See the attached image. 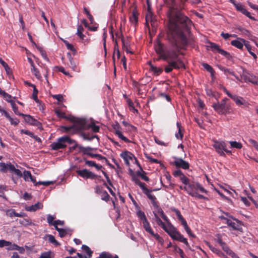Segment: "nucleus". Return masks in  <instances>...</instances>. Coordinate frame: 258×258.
<instances>
[{
    "label": "nucleus",
    "mask_w": 258,
    "mask_h": 258,
    "mask_svg": "<svg viewBox=\"0 0 258 258\" xmlns=\"http://www.w3.org/2000/svg\"><path fill=\"white\" fill-rule=\"evenodd\" d=\"M5 117L8 118L10 121L11 122V124H13L15 125H17L19 123V119L15 118L13 119L11 117L9 114L8 112H5Z\"/></svg>",
    "instance_id": "nucleus-30"
},
{
    "label": "nucleus",
    "mask_w": 258,
    "mask_h": 258,
    "mask_svg": "<svg viewBox=\"0 0 258 258\" xmlns=\"http://www.w3.org/2000/svg\"><path fill=\"white\" fill-rule=\"evenodd\" d=\"M143 226L146 231L149 233L151 235L153 234V230L151 228L149 222L148 221L147 219L144 220L142 221Z\"/></svg>",
    "instance_id": "nucleus-23"
},
{
    "label": "nucleus",
    "mask_w": 258,
    "mask_h": 258,
    "mask_svg": "<svg viewBox=\"0 0 258 258\" xmlns=\"http://www.w3.org/2000/svg\"><path fill=\"white\" fill-rule=\"evenodd\" d=\"M147 197L151 200V203L155 208L158 209L160 208L159 206L158 202L157 201V199L155 196L152 195L150 193V194H148Z\"/></svg>",
    "instance_id": "nucleus-21"
},
{
    "label": "nucleus",
    "mask_w": 258,
    "mask_h": 258,
    "mask_svg": "<svg viewBox=\"0 0 258 258\" xmlns=\"http://www.w3.org/2000/svg\"><path fill=\"white\" fill-rule=\"evenodd\" d=\"M154 215L155 217V220L157 224L160 226L162 228L164 227L165 224L161 220L157 214L156 213H154Z\"/></svg>",
    "instance_id": "nucleus-40"
},
{
    "label": "nucleus",
    "mask_w": 258,
    "mask_h": 258,
    "mask_svg": "<svg viewBox=\"0 0 258 258\" xmlns=\"http://www.w3.org/2000/svg\"><path fill=\"white\" fill-rule=\"evenodd\" d=\"M137 214L138 217L142 221L145 220L146 219H147L144 212L142 211L141 210L138 211L137 212Z\"/></svg>",
    "instance_id": "nucleus-49"
},
{
    "label": "nucleus",
    "mask_w": 258,
    "mask_h": 258,
    "mask_svg": "<svg viewBox=\"0 0 258 258\" xmlns=\"http://www.w3.org/2000/svg\"><path fill=\"white\" fill-rule=\"evenodd\" d=\"M214 148L215 149L216 151L221 156H225V154L223 151L224 147L226 145L224 142H216L213 145Z\"/></svg>",
    "instance_id": "nucleus-12"
},
{
    "label": "nucleus",
    "mask_w": 258,
    "mask_h": 258,
    "mask_svg": "<svg viewBox=\"0 0 258 258\" xmlns=\"http://www.w3.org/2000/svg\"><path fill=\"white\" fill-rule=\"evenodd\" d=\"M32 175L29 171L25 170L24 172V179L25 181H29L31 178Z\"/></svg>",
    "instance_id": "nucleus-51"
},
{
    "label": "nucleus",
    "mask_w": 258,
    "mask_h": 258,
    "mask_svg": "<svg viewBox=\"0 0 258 258\" xmlns=\"http://www.w3.org/2000/svg\"><path fill=\"white\" fill-rule=\"evenodd\" d=\"M83 137L84 139L87 140H89V141H91V140H92L95 138L99 139V138L96 135L90 136V135H89L88 134H84L83 135Z\"/></svg>",
    "instance_id": "nucleus-64"
},
{
    "label": "nucleus",
    "mask_w": 258,
    "mask_h": 258,
    "mask_svg": "<svg viewBox=\"0 0 258 258\" xmlns=\"http://www.w3.org/2000/svg\"><path fill=\"white\" fill-rule=\"evenodd\" d=\"M241 41H242L243 42V47L245 46V48L247 49H249L250 47H251L250 42L248 41H247L244 39L242 38H238Z\"/></svg>",
    "instance_id": "nucleus-60"
},
{
    "label": "nucleus",
    "mask_w": 258,
    "mask_h": 258,
    "mask_svg": "<svg viewBox=\"0 0 258 258\" xmlns=\"http://www.w3.org/2000/svg\"><path fill=\"white\" fill-rule=\"evenodd\" d=\"M158 212L160 214V216L162 218V219L167 223H169V220L166 215L164 214L163 210L161 208H159L157 209Z\"/></svg>",
    "instance_id": "nucleus-43"
},
{
    "label": "nucleus",
    "mask_w": 258,
    "mask_h": 258,
    "mask_svg": "<svg viewBox=\"0 0 258 258\" xmlns=\"http://www.w3.org/2000/svg\"><path fill=\"white\" fill-rule=\"evenodd\" d=\"M202 65L204 68V69H205L209 73H211V72H213V71H214L213 68L211 66H210L209 64H208L207 63L204 62L202 64Z\"/></svg>",
    "instance_id": "nucleus-62"
},
{
    "label": "nucleus",
    "mask_w": 258,
    "mask_h": 258,
    "mask_svg": "<svg viewBox=\"0 0 258 258\" xmlns=\"http://www.w3.org/2000/svg\"><path fill=\"white\" fill-rule=\"evenodd\" d=\"M172 238L174 240H178L185 244L187 246L189 247V245L186 238L178 231H175V234L172 236Z\"/></svg>",
    "instance_id": "nucleus-13"
},
{
    "label": "nucleus",
    "mask_w": 258,
    "mask_h": 258,
    "mask_svg": "<svg viewBox=\"0 0 258 258\" xmlns=\"http://www.w3.org/2000/svg\"><path fill=\"white\" fill-rule=\"evenodd\" d=\"M229 143L230 145L231 148L240 149L242 147V145L240 142L236 141H229Z\"/></svg>",
    "instance_id": "nucleus-32"
},
{
    "label": "nucleus",
    "mask_w": 258,
    "mask_h": 258,
    "mask_svg": "<svg viewBox=\"0 0 258 258\" xmlns=\"http://www.w3.org/2000/svg\"><path fill=\"white\" fill-rule=\"evenodd\" d=\"M79 150L80 152L83 153V154H86L90 156V154L91 153L90 151H91L93 149L90 147H84L82 146H79Z\"/></svg>",
    "instance_id": "nucleus-25"
},
{
    "label": "nucleus",
    "mask_w": 258,
    "mask_h": 258,
    "mask_svg": "<svg viewBox=\"0 0 258 258\" xmlns=\"http://www.w3.org/2000/svg\"><path fill=\"white\" fill-rule=\"evenodd\" d=\"M198 185V182L188 181V184H187V187H184L185 190L191 196H194V194L197 191V187L196 185Z\"/></svg>",
    "instance_id": "nucleus-11"
},
{
    "label": "nucleus",
    "mask_w": 258,
    "mask_h": 258,
    "mask_svg": "<svg viewBox=\"0 0 258 258\" xmlns=\"http://www.w3.org/2000/svg\"><path fill=\"white\" fill-rule=\"evenodd\" d=\"M138 13L136 8L134 9L130 16V20L131 23L137 24L138 22Z\"/></svg>",
    "instance_id": "nucleus-20"
},
{
    "label": "nucleus",
    "mask_w": 258,
    "mask_h": 258,
    "mask_svg": "<svg viewBox=\"0 0 258 258\" xmlns=\"http://www.w3.org/2000/svg\"><path fill=\"white\" fill-rule=\"evenodd\" d=\"M175 161L173 162V164L178 168H182L183 169H188L189 168V164L188 162L183 160L181 158L174 157Z\"/></svg>",
    "instance_id": "nucleus-9"
},
{
    "label": "nucleus",
    "mask_w": 258,
    "mask_h": 258,
    "mask_svg": "<svg viewBox=\"0 0 258 258\" xmlns=\"http://www.w3.org/2000/svg\"><path fill=\"white\" fill-rule=\"evenodd\" d=\"M227 224L229 226L231 227L233 230L238 231H241L242 230L241 224L238 220H236V222H234L230 219H227Z\"/></svg>",
    "instance_id": "nucleus-15"
},
{
    "label": "nucleus",
    "mask_w": 258,
    "mask_h": 258,
    "mask_svg": "<svg viewBox=\"0 0 258 258\" xmlns=\"http://www.w3.org/2000/svg\"><path fill=\"white\" fill-rule=\"evenodd\" d=\"M120 157H122L124 160H132L133 158H135L134 155L129 151H125L120 154Z\"/></svg>",
    "instance_id": "nucleus-22"
},
{
    "label": "nucleus",
    "mask_w": 258,
    "mask_h": 258,
    "mask_svg": "<svg viewBox=\"0 0 258 258\" xmlns=\"http://www.w3.org/2000/svg\"><path fill=\"white\" fill-rule=\"evenodd\" d=\"M131 175L132 176V180L137 185L141 181L138 178L136 175L134 173L133 171L131 170Z\"/></svg>",
    "instance_id": "nucleus-61"
},
{
    "label": "nucleus",
    "mask_w": 258,
    "mask_h": 258,
    "mask_svg": "<svg viewBox=\"0 0 258 258\" xmlns=\"http://www.w3.org/2000/svg\"><path fill=\"white\" fill-rule=\"evenodd\" d=\"M12 165L10 163L6 164L4 162L0 163L1 171L2 172H6L8 170H9V166Z\"/></svg>",
    "instance_id": "nucleus-35"
},
{
    "label": "nucleus",
    "mask_w": 258,
    "mask_h": 258,
    "mask_svg": "<svg viewBox=\"0 0 258 258\" xmlns=\"http://www.w3.org/2000/svg\"><path fill=\"white\" fill-rule=\"evenodd\" d=\"M208 43L209 44L208 47H210L211 51L213 52H218L222 55L228 59L231 57L230 54L228 52L220 48L219 45L216 43L210 41H209Z\"/></svg>",
    "instance_id": "nucleus-6"
},
{
    "label": "nucleus",
    "mask_w": 258,
    "mask_h": 258,
    "mask_svg": "<svg viewBox=\"0 0 258 258\" xmlns=\"http://www.w3.org/2000/svg\"><path fill=\"white\" fill-rule=\"evenodd\" d=\"M191 25V21L182 13L177 12L169 17L168 38L175 49L166 50L162 56L163 60L166 61L181 60L178 53L188 45V40L184 32L188 31Z\"/></svg>",
    "instance_id": "nucleus-1"
},
{
    "label": "nucleus",
    "mask_w": 258,
    "mask_h": 258,
    "mask_svg": "<svg viewBox=\"0 0 258 258\" xmlns=\"http://www.w3.org/2000/svg\"><path fill=\"white\" fill-rule=\"evenodd\" d=\"M38 50L40 51L42 57L46 61H49V58L47 56L45 50L41 47H38Z\"/></svg>",
    "instance_id": "nucleus-59"
},
{
    "label": "nucleus",
    "mask_w": 258,
    "mask_h": 258,
    "mask_svg": "<svg viewBox=\"0 0 258 258\" xmlns=\"http://www.w3.org/2000/svg\"><path fill=\"white\" fill-rule=\"evenodd\" d=\"M98 258H112V255L107 252H103L101 253Z\"/></svg>",
    "instance_id": "nucleus-57"
},
{
    "label": "nucleus",
    "mask_w": 258,
    "mask_h": 258,
    "mask_svg": "<svg viewBox=\"0 0 258 258\" xmlns=\"http://www.w3.org/2000/svg\"><path fill=\"white\" fill-rule=\"evenodd\" d=\"M168 65L165 68V72L166 73H169L172 72L173 69H185V66L184 62L181 60L178 61H167Z\"/></svg>",
    "instance_id": "nucleus-5"
},
{
    "label": "nucleus",
    "mask_w": 258,
    "mask_h": 258,
    "mask_svg": "<svg viewBox=\"0 0 258 258\" xmlns=\"http://www.w3.org/2000/svg\"><path fill=\"white\" fill-rule=\"evenodd\" d=\"M101 199L105 202H108L110 199V196L106 190L102 191V194L100 195Z\"/></svg>",
    "instance_id": "nucleus-45"
},
{
    "label": "nucleus",
    "mask_w": 258,
    "mask_h": 258,
    "mask_svg": "<svg viewBox=\"0 0 258 258\" xmlns=\"http://www.w3.org/2000/svg\"><path fill=\"white\" fill-rule=\"evenodd\" d=\"M31 87H32L33 88V94H32L33 99L36 102H38L39 100L37 97L38 90L36 87V86L33 84H31Z\"/></svg>",
    "instance_id": "nucleus-39"
},
{
    "label": "nucleus",
    "mask_w": 258,
    "mask_h": 258,
    "mask_svg": "<svg viewBox=\"0 0 258 258\" xmlns=\"http://www.w3.org/2000/svg\"><path fill=\"white\" fill-rule=\"evenodd\" d=\"M22 116L24 117V118L27 123L31 124V122H32L34 118L30 115L24 114V115Z\"/></svg>",
    "instance_id": "nucleus-54"
},
{
    "label": "nucleus",
    "mask_w": 258,
    "mask_h": 258,
    "mask_svg": "<svg viewBox=\"0 0 258 258\" xmlns=\"http://www.w3.org/2000/svg\"><path fill=\"white\" fill-rule=\"evenodd\" d=\"M137 185H138L141 188L143 191L144 194L146 196H147L148 194H150L152 191V190L149 189L146 187V184L144 182L140 181Z\"/></svg>",
    "instance_id": "nucleus-26"
},
{
    "label": "nucleus",
    "mask_w": 258,
    "mask_h": 258,
    "mask_svg": "<svg viewBox=\"0 0 258 258\" xmlns=\"http://www.w3.org/2000/svg\"><path fill=\"white\" fill-rule=\"evenodd\" d=\"M206 244L208 246L210 250L212 251L214 253L217 254L219 256L222 258H228V257L226 256L225 254L223 253L219 249L215 247L208 242H207Z\"/></svg>",
    "instance_id": "nucleus-16"
},
{
    "label": "nucleus",
    "mask_w": 258,
    "mask_h": 258,
    "mask_svg": "<svg viewBox=\"0 0 258 258\" xmlns=\"http://www.w3.org/2000/svg\"><path fill=\"white\" fill-rule=\"evenodd\" d=\"M155 49L156 52L159 55V58L162 59V56L164 55L166 50L164 49V47L161 42L158 41L155 46Z\"/></svg>",
    "instance_id": "nucleus-14"
},
{
    "label": "nucleus",
    "mask_w": 258,
    "mask_h": 258,
    "mask_svg": "<svg viewBox=\"0 0 258 258\" xmlns=\"http://www.w3.org/2000/svg\"><path fill=\"white\" fill-rule=\"evenodd\" d=\"M219 69L223 72L225 75L230 74L233 76H235V74L230 69L226 68L222 66L219 67Z\"/></svg>",
    "instance_id": "nucleus-31"
},
{
    "label": "nucleus",
    "mask_w": 258,
    "mask_h": 258,
    "mask_svg": "<svg viewBox=\"0 0 258 258\" xmlns=\"http://www.w3.org/2000/svg\"><path fill=\"white\" fill-rule=\"evenodd\" d=\"M76 122L80 125V128L81 129L91 128L94 133H98L99 132L100 126L96 125L93 122L86 125V120L84 119L80 118L77 119Z\"/></svg>",
    "instance_id": "nucleus-4"
},
{
    "label": "nucleus",
    "mask_w": 258,
    "mask_h": 258,
    "mask_svg": "<svg viewBox=\"0 0 258 258\" xmlns=\"http://www.w3.org/2000/svg\"><path fill=\"white\" fill-rule=\"evenodd\" d=\"M9 170L11 172H14L18 176H22L21 171L19 169H16L13 165L9 166Z\"/></svg>",
    "instance_id": "nucleus-36"
},
{
    "label": "nucleus",
    "mask_w": 258,
    "mask_h": 258,
    "mask_svg": "<svg viewBox=\"0 0 258 258\" xmlns=\"http://www.w3.org/2000/svg\"><path fill=\"white\" fill-rule=\"evenodd\" d=\"M181 223L182 225L183 226L184 228L185 229L187 233L189 235H190L192 237H195V235L194 234H192V233H191V231L190 229L189 228V227H188L186 220H184L183 221H181Z\"/></svg>",
    "instance_id": "nucleus-29"
},
{
    "label": "nucleus",
    "mask_w": 258,
    "mask_h": 258,
    "mask_svg": "<svg viewBox=\"0 0 258 258\" xmlns=\"http://www.w3.org/2000/svg\"><path fill=\"white\" fill-rule=\"evenodd\" d=\"M229 99L227 98H223L220 102L213 103L212 105L214 110L220 115H227L230 114L232 112L231 105L227 103Z\"/></svg>",
    "instance_id": "nucleus-2"
},
{
    "label": "nucleus",
    "mask_w": 258,
    "mask_h": 258,
    "mask_svg": "<svg viewBox=\"0 0 258 258\" xmlns=\"http://www.w3.org/2000/svg\"><path fill=\"white\" fill-rule=\"evenodd\" d=\"M176 125L178 130L177 133L175 134V137L177 139L182 140L183 137V134L181 132V123L179 122H177Z\"/></svg>",
    "instance_id": "nucleus-28"
},
{
    "label": "nucleus",
    "mask_w": 258,
    "mask_h": 258,
    "mask_svg": "<svg viewBox=\"0 0 258 258\" xmlns=\"http://www.w3.org/2000/svg\"><path fill=\"white\" fill-rule=\"evenodd\" d=\"M163 229L172 238V236L175 234V232L177 231L175 228L171 225L169 222L168 223V225H164V227H162Z\"/></svg>",
    "instance_id": "nucleus-17"
},
{
    "label": "nucleus",
    "mask_w": 258,
    "mask_h": 258,
    "mask_svg": "<svg viewBox=\"0 0 258 258\" xmlns=\"http://www.w3.org/2000/svg\"><path fill=\"white\" fill-rule=\"evenodd\" d=\"M159 243H161V245H163L164 243L163 239L157 233H154L153 232V234H151Z\"/></svg>",
    "instance_id": "nucleus-50"
},
{
    "label": "nucleus",
    "mask_w": 258,
    "mask_h": 258,
    "mask_svg": "<svg viewBox=\"0 0 258 258\" xmlns=\"http://www.w3.org/2000/svg\"><path fill=\"white\" fill-rule=\"evenodd\" d=\"M222 249L226 252L227 254H229L230 252H231L232 250L230 249L228 245L224 242L221 246Z\"/></svg>",
    "instance_id": "nucleus-55"
},
{
    "label": "nucleus",
    "mask_w": 258,
    "mask_h": 258,
    "mask_svg": "<svg viewBox=\"0 0 258 258\" xmlns=\"http://www.w3.org/2000/svg\"><path fill=\"white\" fill-rule=\"evenodd\" d=\"M248 141L249 144L255 149V150L258 151V143L256 141L252 139H249Z\"/></svg>",
    "instance_id": "nucleus-58"
},
{
    "label": "nucleus",
    "mask_w": 258,
    "mask_h": 258,
    "mask_svg": "<svg viewBox=\"0 0 258 258\" xmlns=\"http://www.w3.org/2000/svg\"><path fill=\"white\" fill-rule=\"evenodd\" d=\"M223 91L236 103L237 106H241L242 105L247 106L248 105V102L242 97L237 95L231 94L225 87H222Z\"/></svg>",
    "instance_id": "nucleus-3"
},
{
    "label": "nucleus",
    "mask_w": 258,
    "mask_h": 258,
    "mask_svg": "<svg viewBox=\"0 0 258 258\" xmlns=\"http://www.w3.org/2000/svg\"><path fill=\"white\" fill-rule=\"evenodd\" d=\"M55 219V217L52 215L49 214L47 216V221L50 226L53 225L54 223V221L53 220Z\"/></svg>",
    "instance_id": "nucleus-52"
},
{
    "label": "nucleus",
    "mask_w": 258,
    "mask_h": 258,
    "mask_svg": "<svg viewBox=\"0 0 258 258\" xmlns=\"http://www.w3.org/2000/svg\"><path fill=\"white\" fill-rule=\"evenodd\" d=\"M231 45L236 47L237 48L243 50V42L238 40H234L231 41Z\"/></svg>",
    "instance_id": "nucleus-24"
},
{
    "label": "nucleus",
    "mask_w": 258,
    "mask_h": 258,
    "mask_svg": "<svg viewBox=\"0 0 258 258\" xmlns=\"http://www.w3.org/2000/svg\"><path fill=\"white\" fill-rule=\"evenodd\" d=\"M55 230L58 232L59 235L60 237H64L68 234V230L63 228H59L57 226H55Z\"/></svg>",
    "instance_id": "nucleus-37"
},
{
    "label": "nucleus",
    "mask_w": 258,
    "mask_h": 258,
    "mask_svg": "<svg viewBox=\"0 0 258 258\" xmlns=\"http://www.w3.org/2000/svg\"><path fill=\"white\" fill-rule=\"evenodd\" d=\"M112 127L114 130V134L117 136L120 139L123 141L125 143H131V141L126 137L124 136L121 132V127L119 123L116 121L114 123L112 124Z\"/></svg>",
    "instance_id": "nucleus-7"
},
{
    "label": "nucleus",
    "mask_w": 258,
    "mask_h": 258,
    "mask_svg": "<svg viewBox=\"0 0 258 258\" xmlns=\"http://www.w3.org/2000/svg\"><path fill=\"white\" fill-rule=\"evenodd\" d=\"M62 137L57 139L56 142H53L50 145V148L52 150H58L61 149H64L67 147V145L64 144V142H62Z\"/></svg>",
    "instance_id": "nucleus-10"
},
{
    "label": "nucleus",
    "mask_w": 258,
    "mask_h": 258,
    "mask_svg": "<svg viewBox=\"0 0 258 258\" xmlns=\"http://www.w3.org/2000/svg\"><path fill=\"white\" fill-rule=\"evenodd\" d=\"M62 139L63 140H62V141L64 142V144L68 143L71 145L76 142L75 140L71 139L69 137L67 136H63Z\"/></svg>",
    "instance_id": "nucleus-41"
},
{
    "label": "nucleus",
    "mask_w": 258,
    "mask_h": 258,
    "mask_svg": "<svg viewBox=\"0 0 258 258\" xmlns=\"http://www.w3.org/2000/svg\"><path fill=\"white\" fill-rule=\"evenodd\" d=\"M171 210L172 212H175V213L176 214L177 217L179 221L181 222V221H183L184 220H185L184 218L182 216L180 211L178 209H176L175 208H171Z\"/></svg>",
    "instance_id": "nucleus-33"
},
{
    "label": "nucleus",
    "mask_w": 258,
    "mask_h": 258,
    "mask_svg": "<svg viewBox=\"0 0 258 258\" xmlns=\"http://www.w3.org/2000/svg\"><path fill=\"white\" fill-rule=\"evenodd\" d=\"M122 123L123 124V125L125 127H128V129L131 131H137V127L133 126V125L131 124L128 122L123 121L122 122Z\"/></svg>",
    "instance_id": "nucleus-47"
},
{
    "label": "nucleus",
    "mask_w": 258,
    "mask_h": 258,
    "mask_svg": "<svg viewBox=\"0 0 258 258\" xmlns=\"http://www.w3.org/2000/svg\"><path fill=\"white\" fill-rule=\"evenodd\" d=\"M76 173L78 175L84 179H95L97 177H101L100 176H98L87 169L77 170Z\"/></svg>",
    "instance_id": "nucleus-8"
},
{
    "label": "nucleus",
    "mask_w": 258,
    "mask_h": 258,
    "mask_svg": "<svg viewBox=\"0 0 258 258\" xmlns=\"http://www.w3.org/2000/svg\"><path fill=\"white\" fill-rule=\"evenodd\" d=\"M48 237V240L50 243L53 244L55 246H58L60 243L55 239L54 236L51 234H48L46 235Z\"/></svg>",
    "instance_id": "nucleus-34"
},
{
    "label": "nucleus",
    "mask_w": 258,
    "mask_h": 258,
    "mask_svg": "<svg viewBox=\"0 0 258 258\" xmlns=\"http://www.w3.org/2000/svg\"><path fill=\"white\" fill-rule=\"evenodd\" d=\"M179 178L184 184L187 185V184H188V181L189 180L186 176H185L184 174H182V175Z\"/></svg>",
    "instance_id": "nucleus-56"
},
{
    "label": "nucleus",
    "mask_w": 258,
    "mask_h": 258,
    "mask_svg": "<svg viewBox=\"0 0 258 258\" xmlns=\"http://www.w3.org/2000/svg\"><path fill=\"white\" fill-rule=\"evenodd\" d=\"M0 63L3 66L7 72L10 70V68L9 67L8 64L3 60L1 57H0Z\"/></svg>",
    "instance_id": "nucleus-63"
},
{
    "label": "nucleus",
    "mask_w": 258,
    "mask_h": 258,
    "mask_svg": "<svg viewBox=\"0 0 258 258\" xmlns=\"http://www.w3.org/2000/svg\"><path fill=\"white\" fill-rule=\"evenodd\" d=\"M82 248L85 251L88 255L89 257L92 256V254L93 253V251L91 250V249L86 245H83Z\"/></svg>",
    "instance_id": "nucleus-48"
},
{
    "label": "nucleus",
    "mask_w": 258,
    "mask_h": 258,
    "mask_svg": "<svg viewBox=\"0 0 258 258\" xmlns=\"http://www.w3.org/2000/svg\"><path fill=\"white\" fill-rule=\"evenodd\" d=\"M146 172L144 171L143 169L141 171H138L136 172V174L137 176H140L143 180L146 181H149V178L146 175Z\"/></svg>",
    "instance_id": "nucleus-27"
},
{
    "label": "nucleus",
    "mask_w": 258,
    "mask_h": 258,
    "mask_svg": "<svg viewBox=\"0 0 258 258\" xmlns=\"http://www.w3.org/2000/svg\"><path fill=\"white\" fill-rule=\"evenodd\" d=\"M63 42L68 49L71 50L74 53L76 52V50L72 44H70L68 41L66 40H64Z\"/></svg>",
    "instance_id": "nucleus-46"
},
{
    "label": "nucleus",
    "mask_w": 258,
    "mask_h": 258,
    "mask_svg": "<svg viewBox=\"0 0 258 258\" xmlns=\"http://www.w3.org/2000/svg\"><path fill=\"white\" fill-rule=\"evenodd\" d=\"M149 64L150 66V71L153 72L155 75L159 76L162 73V69L154 66L151 62H149Z\"/></svg>",
    "instance_id": "nucleus-19"
},
{
    "label": "nucleus",
    "mask_w": 258,
    "mask_h": 258,
    "mask_svg": "<svg viewBox=\"0 0 258 258\" xmlns=\"http://www.w3.org/2000/svg\"><path fill=\"white\" fill-rule=\"evenodd\" d=\"M11 106H12V107L13 108V110L14 112H15V113L16 114L20 115V116L24 115V114L20 113V112H19V111H18V107L16 105V104L14 102H12Z\"/></svg>",
    "instance_id": "nucleus-44"
},
{
    "label": "nucleus",
    "mask_w": 258,
    "mask_h": 258,
    "mask_svg": "<svg viewBox=\"0 0 258 258\" xmlns=\"http://www.w3.org/2000/svg\"><path fill=\"white\" fill-rule=\"evenodd\" d=\"M90 156L91 157H92V158H97L98 160H104L106 162H108V160L106 158H105V157L102 156V155H101L100 154L91 153L90 154Z\"/></svg>",
    "instance_id": "nucleus-42"
},
{
    "label": "nucleus",
    "mask_w": 258,
    "mask_h": 258,
    "mask_svg": "<svg viewBox=\"0 0 258 258\" xmlns=\"http://www.w3.org/2000/svg\"><path fill=\"white\" fill-rule=\"evenodd\" d=\"M43 207V204L40 202H37L36 204L29 206L26 208L27 211L35 212L39 209H42Z\"/></svg>",
    "instance_id": "nucleus-18"
},
{
    "label": "nucleus",
    "mask_w": 258,
    "mask_h": 258,
    "mask_svg": "<svg viewBox=\"0 0 258 258\" xmlns=\"http://www.w3.org/2000/svg\"><path fill=\"white\" fill-rule=\"evenodd\" d=\"M31 72L34 75L35 77L38 80H40L42 78V77L41 76V74L38 70L35 67L33 68H31Z\"/></svg>",
    "instance_id": "nucleus-38"
},
{
    "label": "nucleus",
    "mask_w": 258,
    "mask_h": 258,
    "mask_svg": "<svg viewBox=\"0 0 258 258\" xmlns=\"http://www.w3.org/2000/svg\"><path fill=\"white\" fill-rule=\"evenodd\" d=\"M81 39V42L84 43L85 44H88L89 42V40L88 39H85L86 36L83 34V33H81V34L77 35Z\"/></svg>",
    "instance_id": "nucleus-53"
}]
</instances>
